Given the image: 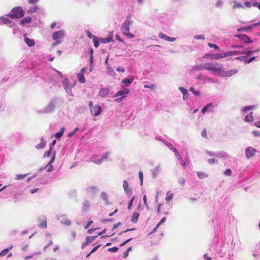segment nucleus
Instances as JSON below:
<instances>
[{
  "label": "nucleus",
  "mask_w": 260,
  "mask_h": 260,
  "mask_svg": "<svg viewBox=\"0 0 260 260\" xmlns=\"http://www.w3.org/2000/svg\"><path fill=\"white\" fill-rule=\"evenodd\" d=\"M205 70L210 71L215 75L221 76V73L223 69V66L217 62L213 63H204V67L203 68Z\"/></svg>",
  "instance_id": "f257e3e1"
},
{
  "label": "nucleus",
  "mask_w": 260,
  "mask_h": 260,
  "mask_svg": "<svg viewBox=\"0 0 260 260\" xmlns=\"http://www.w3.org/2000/svg\"><path fill=\"white\" fill-rule=\"evenodd\" d=\"M133 23V21L131 20V16H127L123 23L121 25V31L122 34L126 36L128 38L132 39L135 37V36L132 33L129 32L130 25Z\"/></svg>",
  "instance_id": "f03ea898"
},
{
  "label": "nucleus",
  "mask_w": 260,
  "mask_h": 260,
  "mask_svg": "<svg viewBox=\"0 0 260 260\" xmlns=\"http://www.w3.org/2000/svg\"><path fill=\"white\" fill-rule=\"evenodd\" d=\"M66 32L63 30L54 31L52 35L54 42L52 44V47H55L61 43L65 37Z\"/></svg>",
  "instance_id": "7ed1b4c3"
},
{
  "label": "nucleus",
  "mask_w": 260,
  "mask_h": 260,
  "mask_svg": "<svg viewBox=\"0 0 260 260\" xmlns=\"http://www.w3.org/2000/svg\"><path fill=\"white\" fill-rule=\"evenodd\" d=\"M56 106V102L55 100H51L48 105L44 109L38 110L37 113L38 114H48L52 112Z\"/></svg>",
  "instance_id": "20e7f679"
},
{
  "label": "nucleus",
  "mask_w": 260,
  "mask_h": 260,
  "mask_svg": "<svg viewBox=\"0 0 260 260\" xmlns=\"http://www.w3.org/2000/svg\"><path fill=\"white\" fill-rule=\"evenodd\" d=\"M24 14V11L21 7H18L13 8L8 16L12 18H21Z\"/></svg>",
  "instance_id": "39448f33"
},
{
  "label": "nucleus",
  "mask_w": 260,
  "mask_h": 260,
  "mask_svg": "<svg viewBox=\"0 0 260 260\" xmlns=\"http://www.w3.org/2000/svg\"><path fill=\"white\" fill-rule=\"evenodd\" d=\"M197 79L199 80L203 81L204 83H218V82L217 80L213 78L207 77L203 74H200L198 76Z\"/></svg>",
  "instance_id": "423d86ee"
},
{
  "label": "nucleus",
  "mask_w": 260,
  "mask_h": 260,
  "mask_svg": "<svg viewBox=\"0 0 260 260\" xmlns=\"http://www.w3.org/2000/svg\"><path fill=\"white\" fill-rule=\"evenodd\" d=\"M63 85L66 92L72 96H73L72 91V88L74 86V84H70L68 79H64L63 81Z\"/></svg>",
  "instance_id": "0eeeda50"
},
{
  "label": "nucleus",
  "mask_w": 260,
  "mask_h": 260,
  "mask_svg": "<svg viewBox=\"0 0 260 260\" xmlns=\"http://www.w3.org/2000/svg\"><path fill=\"white\" fill-rule=\"evenodd\" d=\"M56 218L59 220L62 224L67 225H70L71 224V221L67 218L65 214H58L56 216Z\"/></svg>",
  "instance_id": "6e6552de"
},
{
  "label": "nucleus",
  "mask_w": 260,
  "mask_h": 260,
  "mask_svg": "<svg viewBox=\"0 0 260 260\" xmlns=\"http://www.w3.org/2000/svg\"><path fill=\"white\" fill-rule=\"evenodd\" d=\"M129 92V90L127 88H124L123 90H121L118 91L115 95V97L121 96L120 98L116 99L115 101L116 102H120L122 101V99L124 98L126 94H128Z\"/></svg>",
  "instance_id": "1a4fd4ad"
},
{
  "label": "nucleus",
  "mask_w": 260,
  "mask_h": 260,
  "mask_svg": "<svg viewBox=\"0 0 260 260\" xmlns=\"http://www.w3.org/2000/svg\"><path fill=\"white\" fill-rule=\"evenodd\" d=\"M161 165L158 164L151 169L150 172L153 179L156 178L161 171Z\"/></svg>",
  "instance_id": "9d476101"
},
{
  "label": "nucleus",
  "mask_w": 260,
  "mask_h": 260,
  "mask_svg": "<svg viewBox=\"0 0 260 260\" xmlns=\"http://www.w3.org/2000/svg\"><path fill=\"white\" fill-rule=\"evenodd\" d=\"M256 150L252 147H248L245 149V155L247 159L252 157L254 156Z\"/></svg>",
  "instance_id": "9b49d317"
},
{
  "label": "nucleus",
  "mask_w": 260,
  "mask_h": 260,
  "mask_svg": "<svg viewBox=\"0 0 260 260\" xmlns=\"http://www.w3.org/2000/svg\"><path fill=\"white\" fill-rule=\"evenodd\" d=\"M236 59L242 61L244 62L245 63L248 64L253 61L255 60L256 59L255 57H251L249 58L247 57L246 55H242L239 57H237L235 58Z\"/></svg>",
  "instance_id": "f8f14e48"
},
{
  "label": "nucleus",
  "mask_w": 260,
  "mask_h": 260,
  "mask_svg": "<svg viewBox=\"0 0 260 260\" xmlns=\"http://www.w3.org/2000/svg\"><path fill=\"white\" fill-rule=\"evenodd\" d=\"M91 115L94 117L99 116L102 112V108L101 106L95 105L94 107L91 108L90 110Z\"/></svg>",
  "instance_id": "ddd939ff"
},
{
  "label": "nucleus",
  "mask_w": 260,
  "mask_h": 260,
  "mask_svg": "<svg viewBox=\"0 0 260 260\" xmlns=\"http://www.w3.org/2000/svg\"><path fill=\"white\" fill-rule=\"evenodd\" d=\"M236 37L239 39L241 41H242L243 43L246 44H250L252 43V41L251 39L246 35L244 34H240L237 35L235 36Z\"/></svg>",
  "instance_id": "4468645a"
},
{
  "label": "nucleus",
  "mask_w": 260,
  "mask_h": 260,
  "mask_svg": "<svg viewBox=\"0 0 260 260\" xmlns=\"http://www.w3.org/2000/svg\"><path fill=\"white\" fill-rule=\"evenodd\" d=\"M238 72V70L237 69H233L230 71H225L224 70L223 68L221 76L222 77H229L232 76V75L237 73Z\"/></svg>",
  "instance_id": "2eb2a0df"
},
{
  "label": "nucleus",
  "mask_w": 260,
  "mask_h": 260,
  "mask_svg": "<svg viewBox=\"0 0 260 260\" xmlns=\"http://www.w3.org/2000/svg\"><path fill=\"white\" fill-rule=\"evenodd\" d=\"M39 226L42 229H45L47 228V219L45 216H40L39 217Z\"/></svg>",
  "instance_id": "dca6fc26"
},
{
  "label": "nucleus",
  "mask_w": 260,
  "mask_h": 260,
  "mask_svg": "<svg viewBox=\"0 0 260 260\" xmlns=\"http://www.w3.org/2000/svg\"><path fill=\"white\" fill-rule=\"evenodd\" d=\"M123 188L124 189L125 194L127 196H130L132 194V189L129 187L128 183L127 181L124 180L123 181Z\"/></svg>",
  "instance_id": "f3484780"
},
{
  "label": "nucleus",
  "mask_w": 260,
  "mask_h": 260,
  "mask_svg": "<svg viewBox=\"0 0 260 260\" xmlns=\"http://www.w3.org/2000/svg\"><path fill=\"white\" fill-rule=\"evenodd\" d=\"M214 107L212 103L206 105L201 110V113L205 114L206 112H211L213 111Z\"/></svg>",
  "instance_id": "a211bd4d"
},
{
  "label": "nucleus",
  "mask_w": 260,
  "mask_h": 260,
  "mask_svg": "<svg viewBox=\"0 0 260 260\" xmlns=\"http://www.w3.org/2000/svg\"><path fill=\"white\" fill-rule=\"evenodd\" d=\"M98 236H93L91 237H86L85 240L86 241L82 243L81 248L82 249H83L85 246L87 245V244L91 243L94 239H95L97 238Z\"/></svg>",
  "instance_id": "6ab92c4d"
},
{
  "label": "nucleus",
  "mask_w": 260,
  "mask_h": 260,
  "mask_svg": "<svg viewBox=\"0 0 260 260\" xmlns=\"http://www.w3.org/2000/svg\"><path fill=\"white\" fill-rule=\"evenodd\" d=\"M215 156L224 160L228 159L230 158L229 155L224 151H219L216 152Z\"/></svg>",
  "instance_id": "aec40b11"
},
{
  "label": "nucleus",
  "mask_w": 260,
  "mask_h": 260,
  "mask_svg": "<svg viewBox=\"0 0 260 260\" xmlns=\"http://www.w3.org/2000/svg\"><path fill=\"white\" fill-rule=\"evenodd\" d=\"M55 159V154L54 152H53L50 161L49 162L47 166L45 167V169L47 170V172H51L52 171L53 166L51 164L54 161Z\"/></svg>",
  "instance_id": "412c9836"
},
{
  "label": "nucleus",
  "mask_w": 260,
  "mask_h": 260,
  "mask_svg": "<svg viewBox=\"0 0 260 260\" xmlns=\"http://www.w3.org/2000/svg\"><path fill=\"white\" fill-rule=\"evenodd\" d=\"M98 188L95 186H90L86 188V193L89 196H92L98 192Z\"/></svg>",
  "instance_id": "4be33fe9"
},
{
  "label": "nucleus",
  "mask_w": 260,
  "mask_h": 260,
  "mask_svg": "<svg viewBox=\"0 0 260 260\" xmlns=\"http://www.w3.org/2000/svg\"><path fill=\"white\" fill-rule=\"evenodd\" d=\"M158 37L160 39L165 40L169 42H174L176 40L175 38L170 37L167 36L166 35H165L163 33H161V32L159 34Z\"/></svg>",
  "instance_id": "5701e85b"
},
{
  "label": "nucleus",
  "mask_w": 260,
  "mask_h": 260,
  "mask_svg": "<svg viewBox=\"0 0 260 260\" xmlns=\"http://www.w3.org/2000/svg\"><path fill=\"white\" fill-rule=\"evenodd\" d=\"M109 92V89L107 88H102L99 92V95L100 97L105 98L106 97Z\"/></svg>",
  "instance_id": "b1692460"
},
{
  "label": "nucleus",
  "mask_w": 260,
  "mask_h": 260,
  "mask_svg": "<svg viewBox=\"0 0 260 260\" xmlns=\"http://www.w3.org/2000/svg\"><path fill=\"white\" fill-rule=\"evenodd\" d=\"M179 90L183 94V100H186L189 96V93L187 90L182 87H180L179 88Z\"/></svg>",
  "instance_id": "393cba45"
},
{
  "label": "nucleus",
  "mask_w": 260,
  "mask_h": 260,
  "mask_svg": "<svg viewBox=\"0 0 260 260\" xmlns=\"http://www.w3.org/2000/svg\"><path fill=\"white\" fill-rule=\"evenodd\" d=\"M24 41L26 45L29 47H32L35 45V41L32 39L24 37Z\"/></svg>",
  "instance_id": "a878e982"
},
{
  "label": "nucleus",
  "mask_w": 260,
  "mask_h": 260,
  "mask_svg": "<svg viewBox=\"0 0 260 260\" xmlns=\"http://www.w3.org/2000/svg\"><path fill=\"white\" fill-rule=\"evenodd\" d=\"M91 161L96 164H101L102 160L101 159V156L99 155H93L91 157Z\"/></svg>",
  "instance_id": "bb28decb"
},
{
  "label": "nucleus",
  "mask_w": 260,
  "mask_h": 260,
  "mask_svg": "<svg viewBox=\"0 0 260 260\" xmlns=\"http://www.w3.org/2000/svg\"><path fill=\"white\" fill-rule=\"evenodd\" d=\"M241 52L240 50H238V51H230L225 52L224 53L225 57H229V56H232V55H237V54H241Z\"/></svg>",
  "instance_id": "cd10ccee"
},
{
  "label": "nucleus",
  "mask_w": 260,
  "mask_h": 260,
  "mask_svg": "<svg viewBox=\"0 0 260 260\" xmlns=\"http://www.w3.org/2000/svg\"><path fill=\"white\" fill-rule=\"evenodd\" d=\"M134 78L131 77L128 79L124 78L122 79V82L125 85V86H129L130 84L133 82Z\"/></svg>",
  "instance_id": "c85d7f7f"
},
{
  "label": "nucleus",
  "mask_w": 260,
  "mask_h": 260,
  "mask_svg": "<svg viewBox=\"0 0 260 260\" xmlns=\"http://www.w3.org/2000/svg\"><path fill=\"white\" fill-rule=\"evenodd\" d=\"M11 21L6 17H0V24H9Z\"/></svg>",
  "instance_id": "c756f323"
},
{
  "label": "nucleus",
  "mask_w": 260,
  "mask_h": 260,
  "mask_svg": "<svg viewBox=\"0 0 260 260\" xmlns=\"http://www.w3.org/2000/svg\"><path fill=\"white\" fill-rule=\"evenodd\" d=\"M255 107V106H248L244 107L241 110V113L245 115L248 111L253 109Z\"/></svg>",
  "instance_id": "7c9ffc66"
},
{
  "label": "nucleus",
  "mask_w": 260,
  "mask_h": 260,
  "mask_svg": "<svg viewBox=\"0 0 260 260\" xmlns=\"http://www.w3.org/2000/svg\"><path fill=\"white\" fill-rule=\"evenodd\" d=\"M254 118L252 116V112H250L249 114L246 115L244 118V121L246 122H252Z\"/></svg>",
  "instance_id": "2f4dec72"
},
{
  "label": "nucleus",
  "mask_w": 260,
  "mask_h": 260,
  "mask_svg": "<svg viewBox=\"0 0 260 260\" xmlns=\"http://www.w3.org/2000/svg\"><path fill=\"white\" fill-rule=\"evenodd\" d=\"M46 146V142L44 141V139L43 137L41 139V142L39 144H38L36 148L38 149H43Z\"/></svg>",
  "instance_id": "473e14b6"
},
{
  "label": "nucleus",
  "mask_w": 260,
  "mask_h": 260,
  "mask_svg": "<svg viewBox=\"0 0 260 260\" xmlns=\"http://www.w3.org/2000/svg\"><path fill=\"white\" fill-rule=\"evenodd\" d=\"M31 21V18L30 17H26L23 18L20 21V24L22 25H25L27 23H29Z\"/></svg>",
  "instance_id": "72a5a7b5"
},
{
  "label": "nucleus",
  "mask_w": 260,
  "mask_h": 260,
  "mask_svg": "<svg viewBox=\"0 0 260 260\" xmlns=\"http://www.w3.org/2000/svg\"><path fill=\"white\" fill-rule=\"evenodd\" d=\"M231 4H233L232 7L233 9H239V8H244V6L242 5L240 3H238L236 1H234L231 3Z\"/></svg>",
  "instance_id": "f704fd0d"
},
{
  "label": "nucleus",
  "mask_w": 260,
  "mask_h": 260,
  "mask_svg": "<svg viewBox=\"0 0 260 260\" xmlns=\"http://www.w3.org/2000/svg\"><path fill=\"white\" fill-rule=\"evenodd\" d=\"M258 51V50H249V51H241V54H245V55H246L248 57L249 56L251 55L252 54H254L255 52H257Z\"/></svg>",
  "instance_id": "c9c22d12"
},
{
  "label": "nucleus",
  "mask_w": 260,
  "mask_h": 260,
  "mask_svg": "<svg viewBox=\"0 0 260 260\" xmlns=\"http://www.w3.org/2000/svg\"><path fill=\"white\" fill-rule=\"evenodd\" d=\"M224 57H225L224 53L213 54L211 56V58L214 59H216V60L220 59H221L222 58H224Z\"/></svg>",
  "instance_id": "e433bc0d"
},
{
  "label": "nucleus",
  "mask_w": 260,
  "mask_h": 260,
  "mask_svg": "<svg viewBox=\"0 0 260 260\" xmlns=\"http://www.w3.org/2000/svg\"><path fill=\"white\" fill-rule=\"evenodd\" d=\"M204 63L200 64V65H195L193 66L191 68V71H199L205 70L204 68Z\"/></svg>",
  "instance_id": "4c0bfd02"
},
{
  "label": "nucleus",
  "mask_w": 260,
  "mask_h": 260,
  "mask_svg": "<svg viewBox=\"0 0 260 260\" xmlns=\"http://www.w3.org/2000/svg\"><path fill=\"white\" fill-rule=\"evenodd\" d=\"M139 214L137 212H134L132 216V221L134 223L137 222Z\"/></svg>",
  "instance_id": "58836bf2"
},
{
  "label": "nucleus",
  "mask_w": 260,
  "mask_h": 260,
  "mask_svg": "<svg viewBox=\"0 0 260 260\" xmlns=\"http://www.w3.org/2000/svg\"><path fill=\"white\" fill-rule=\"evenodd\" d=\"M99 41L102 43H108L112 41V38H101Z\"/></svg>",
  "instance_id": "ea45409f"
},
{
  "label": "nucleus",
  "mask_w": 260,
  "mask_h": 260,
  "mask_svg": "<svg viewBox=\"0 0 260 260\" xmlns=\"http://www.w3.org/2000/svg\"><path fill=\"white\" fill-rule=\"evenodd\" d=\"M77 77L79 80V81L81 83H83L85 82V80L83 76V74H82V73H79L78 74H77Z\"/></svg>",
  "instance_id": "a19ab883"
},
{
  "label": "nucleus",
  "mask_w": 260,
  "mask_h": 260,
  "mask_svg": "<svg viewBox=\"0 0 260 260\" xmlns=\"http://www.w3.org/2000/svg\"><path fill=\"white\" fill-rule=\"evenodd\" d=\"M164 143L168 147V148L170 150L173 151V152L175 150H176V149L174 147L173 145L171 143H170V142H168L167 141H164Z\"/></svg>",
  "instance_id": "79ce46f5"
},
{
  "label": "nucleus",
  "mask_w": 260,
  "mask_h": 260,
  "mask_svg": "<svg viewBox=\"0 0 260 260\" xmlns=\"http://www.w3.org/2000/svg\"><path fill=\"white\" fill-rule=\"evenodd\" d=\"M65 129V128L64 127H62L61 128V130L60 132H57L55 134V137L56 138V139H59L63 135V133L64 132V131Z\"/></svg>",
  "instance_id": "37998d69"
},
{
  "label": "nucleus",
  "mask_w": 260,
  "mask_h": 260,
  "mask_svg": "<svg viewBox=\"0 0 260 260\" xmlns=\"http://www.w3.org/2000/svg\"><path fill=\"white\" fill-rule=\"evenodd\" d=\"M106 69L108 70V72L109 74H110L112 75H115V72L113 70V69L111 67L110 65L109 64H107V66H106Z\"/></svg>",
  "instance_id": "c03bdc74"
},
{
  "label": "nucleus",
  "mask_w": 260,
  "mask_h": 260,
  "mask_svg": "<svg viewBox=\"0 0 260 260\" xmlns=\"http://www.w3.org/2000/svg\"><path fill=\"white\" fill-rule=\"evenodd\" d=\"M27 175V174H17L15 176V179L17 180H22Z\"/></svg>",
  "instance_id": "a18cd8bd"
},
{
  "label": "nucleus",
  "mask_w": 260,
  "mask_h": 260,
  "mask_svg": "<svg viewBox=\"0 0 260 260\" xmlns=\"http://www.w3.org/2000/svg\"><path fill=\"white\" fill-rule=\"evenodd\" d=\"M53 152H54L55 153V151H52V149H51V148L49 151H47V152H46L44 153V154L43 155V157H44V158L48 157L50 155H51V157H52V154H53Z\"/></svg>",
  "instance_id": "49530a36"
},
{
  "label": "nucleus",
  "mask_w": 260,
  "mask_h": 260,
  "mask_svg": "<svg viewBox=\"0 0 260 260\" xmlns=\"http://www.w3.org/2000/svg\"><path fill=\"white\" fill-rule=\"evenodd\" d=\"M197 175L198 177L201 179H204L207 177V175L205 173L202 172H198Z\"/></svg>",
  "instance_id": "de8ad7c7"
},
{
  "label": "nucleus",
  "mask_w": 260,
  "mask_h": 260,
  "mask_svg": "<svg viewBox=\"0 0 260 260\" xmlns=\"http://www.w3.org/2000/svg\"><path fill=\"white\" fill-rule=\"evenodd\" d=\"M110 155V153L109 152H106L103 154L102 156H101V159L102 160V162H103L104 161L107 159L108 157H109Z\"/></svg>",
  "instance_id": "09e8293b"
},
{
  "label": "nucleus",
  "mask_w": 260,
  "mask_h": 260,
  "mask_svg": "<svg viewBox=\"0 0 260 260\" xmlns=\"http://www.w3.org/2000/svg\"><path fill=\"white\" fill-rule=\"evenodd\" d=\"M173 198V194L172 193H170V192H168L165 200L167 202H169L172 200Z\"/></svg>",
  "instance_id": "8fccbe9b"
},
{
  "label": "nucleus",
  "mask_w": 260,
  "mask_h": 260,
  "mask_svg": "<svg viewBox=\"0 0 260 260\" xmlns=\"http://www.w3.org/2000/svg\"><path fill=\"white\" fill-rule=\"evenodd\" d=\"M189 91H191L196 96H199L200 94V92L195 90L194 88L192 87H190L189 88Z\"/></svg>",
  "instance_id": "3c124183"
},
{
  "label": "nucleus",
  "mask_w": 260,
  "mask_h": 260,
  "mask_svg": "<svg viewBox=\"0 0 260 260\" xmlns=\"http://www.w3.org/2000/svg\"><path fill=\"white\" fill-rule=\"evenodd\" d=\"M223 6V1L222 0H217L215 3V6L217 8H221Z\"/></svg>",
  "instance_id": "603ef678"
},
{
  "label": "nucleus",
  "mask_w": 260,
  "mask_h": 260,
  "mask_svg": "<svg viewBox=\"0 0 260 260\" xmlns=\"http://www.w3.org/2000/svg\"><path fill=\"white\" fill-rule=\"evenodd\" d=\"M208 163L210 165H213L214 164H217L218 163V160L217 159H215L214 158H212L211 159H209L208 160Z\"/></svg>",
  "instance_id": "864d4df0"
},
{
  "label": "nucleus",
  "mask_w": 260,
  "mask_h": 260,
  "mask_svg": "<svg viewBox=\"0 0 260 260\" xmlns=\"http://www.w3.org/2000/svg\"><path fill=\"white\" fill-rule=\"evenodd\" d=\"M79 131L78 127H76L72 132H70L68 134L69 137H72Z\"/></svg>",
  "instance_id": "5fc2aeb1"
},
{
  "label": "nucleus",
  "mask_w": 260,
  "mask_h": 260,
  "mask_svg": "<svg viewBox=\"0 0 260 260\" xmlns=\"http://www.w3.org/2000/svg\"><path fill=\"white\" fill-rule=\"evenodd\" d=\"M143 201L144 202V204L145 206V207H146V208L149 210V207L148 206V203H147V197H146V196L145 195L143 198Z\"/></svg>",
  "instance_id": "6e6d98bb"
},
{
  "label": "nucleus",
  "mask_w": 260,
  "mask_h": 260,
  "mask_svg": "<svg viewBox=\"0 0 260 260\" xmlns=\"http://www.w3.org/2000/svg\"><path fill=\"white\" fill-rule=\"evenodd\" d=\"M139 177L140 180V184L141 185H143V173L142 171H139Z\"/></svg>",
  "instance_id": "4d7b16f0"
},
{
  "label": "nucleus",
  "mask_w": 260,
  "mask_h": 260,
  "mask_svg": "<svg viewBox=\"0 0 260 260\" xmlns=\"http://www.w3.org/2000/svg\"><path fill=\"white\" fill-rule=\"evenodd\" d=\"M223 174L226 176H230L232 175V171L231 169H228L224 172Z\"/></svg>",
  "instance_id": "13d9d810"
},
{
  "label": "nucleus",
  "mask_w": 260,
  "mask_h": 260,
  "mask_svg": "<svg viewBox=\"0 0 260 260\" xmlns=\"http://www.w3.org/2000/svg\"><path fill=\"white\" fill-rule=\"evenodd\" d=\"M174 152L175 153V156L176 157V158L178 159V160H180V159H182L181 155L178 153L177 149L175 150L174 151Z\"/></svg>",
  "instance_id": "bf43d9fd"
},
{
  "label": "nucleus",
  "mask_w": 260,
  "mask_h": 260,
  "mask_svg": "<svg viewBox=\"0 0 260 260\" xmlns=\"http://www.w3.org/2000/svg\"><path fill=\"white\" fill-rule=\"evenodd\" d=\"M205 153L207 155H208V156H209L210 157L213 156H215L216 152H211V151H210L208 150H206Z\"/></svg>",
  "instance_id": "052dcab7"
},
{
  "label": "nucleus",
  "mask_w": 260,
  "mask_h": 260,
  "mask_svg": "<svg viewBox=\"0 0 260 260\" xmlns=\"http://www.w3.org/2000/svg\"><path fill=\"white\" fill-rule=\"evenodd\" d=\"M37 10V6H34V7L31 8L30 9H28L27 11V12L28 13H34Z\"/></svg>",
  "instance_id": "680f3d73"
},
{
  "label": "nucleus",
  "mask_w": 260,
  "mask_h": 260,
  "mask_svg": "<svg viewBox=\"0 0 260 260\" xmlns=\"http://www.w3.org/2000/svg\"><path fill=\"white\" fill-rule=\"evenodd\" d=\"M9 252V249H7L6 248L2 250L0 252V256L2 257L7 254V253Z\"/></svg>",
  "instance_id": "e2e57ef3"
},
{
  "label": "nucleus",
  "mask_w": 260,
  "mask_h": 260,
  "mask_svg": "<svg viewBox=\"0 0 260 260\" xmlns=\"http://www.w3.org/2000/svg\"><path fill=\"white\" fill-rule=\"evenodd\" d=\"M101 197L103 200H104L105 201H108V196L107 193L105 192H103L101 193Z\"/></svg>",
  "instance_id": "0e129e2a"
},
{
  "label": "nucleus",
  "mask_w": 260,
  "mask_h": 260,
  "mask_svg": "<svg viewBox=\"0 0 260 260\" xmlns=\"http://www.w3.org/2000/svg\"><path fill=\"white\" fill-rule=\"evenodd\" d=\"M132 250V247H129L127 250L124 252L123 253V257H126L128 255V252L131 251Z\"/></svg>",
  "instance_id": "69168bd1"
},
{
  "label": "nucleus",
  "mask_w": 260,
  "mask_h": 260,
  "mask_svg": "<svg viewBox=\"0 0 260 260\" xmlns=\"http://www.w3.org/2000/svg\"><path fill=\"white\" fill-rule=\"evenodd\" d=\"M87 35L89 38L93 39V40H95V39H96V38L88 30L87 31Z\"/></svg>",
  "instance_id": "338daca9"
},
{
  "label": "nucleus",
  "mask_w": 260,
  "mask_h": 260,
  "mask_svg": "<svg viewBox=\"0 0 260 260\" xmlns=\"http://www.w3.org/2000/svg\"><path fill=\"white\" fill-rule=\"evenodd\" d=\"M135 200V197H133L132 199L131 200V201H129V202L128 203V206H127V209L128 210L131 209L132 206V205H133V203L134 202Z\"/></svg>",
  "instance_id": "774afa93"
}]
</instances>
